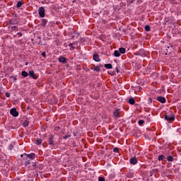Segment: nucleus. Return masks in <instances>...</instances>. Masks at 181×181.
Returning a JSON list of instances; mask_svg holds the SVG:
<instances>
[{
  "mask_svg": "<svg viewBox=\"0 0 181 181\" xmlns=\"http://www.w3.org/2000/svg\"><path fill=\"white\" fill-rule=\"evenodd\" d=\"M54 135L52 134H49L48 135V144L53 146V145H54Z\"/></svg>",
  "mask_w": 181,
  "mask_h": 181,
  "instance_id": "f257e3e1",
  "label": "nucleus"
},
{
  "mask_svg": "<svg viewBox=\"0 0 181 181\" xmlns=\"http://www.w3.org/2000/svg\"><path fill=\"white\" fill-rule=\"evenodd\" d=\"M166 121H175V115L173 114H168L165 116Z\"/></svg>",
  "mask_w": 181,
  "mask_h": 181,
  "instance_id": "f03ea898",
  "label": "nucleus"
},
{
  "mask_svg": "<svg viewBox=\"0 0 181 181\" xmlns=\"http://www.w3.org/2000/svg\"><path fill=\"white\" fill-rule=\"evenodd\" d=\"M24 156L28 158V159H30L31 160H33V159L36 158V154H35V153H31L30 154H27L26 153H24Z\"/></svg>",
  "mask_w": 181,
  "mask_h": 181,
  "instance_id": "7ed1b4c3",
  "label": "nucleus"
},
{
  "mask_svg": "<svg viewBox=\"0 0 181 181\" xmlns=\"http://www.w3.org/2000/svg\"><path fill=\"white\" fill-rule=\"evenodd\" d=\"M38 13L40 18H45V7H40L38 9Z\"/></svg>",
  "mask_w": 181,
  "mask_h": 181,
  "instance_id": "20e7f679",
  "label": "nucleus"
},
{
  "mask_svg": "<svg viewBox=\"0 0 181 181\" xmlns=\"http://www.w3.org/2000/svg\"><path fill=\"white\" fill-rule=\"evenodd\" d=\"M10 114L13 117H18L19 116V112L18 111H16V108L11 109Z\"/></svg>",
  "mask_w": 181,
  "mask_h": 181,
  "instance_id": "39448f33",
  "label": "nucleus"
},
{
  "mask_svg": "<svg viewBox=\"0 0 181 181\" xmlns=\"http://www.w3.org/2000/svg\"><path fill=\"white\" fill-rule=\"evenodd\" d=\"M58 62L59 63H62L63 64H66V63H67V58H66L63 56H61L59 57Z\"/></svg>",
  "mask_w": 181,
  "mask_h": 181,
  "instance_id": "423d86ee",
  "label": "nucleus"
},
{
  "mask_svg": "<svg viewBox=\"0 0 181 181\" xmlns=\"http://www.w3.org/2000/svg\"><path fill=\"white\" fill-rule=\"evenodd\" d=\"M156 100L161 103L162 104H165L166 103V99L163 96H158Z\"/></svg>",
  "mask_w": 181,
  "mask_h": 181,
  "instance_id": "0eeeda50",
  "label": "nucleus"
},
{
  "mask_svg": "<svg viewBox=\"0 0 181 181\" xmlns=\"http://www.w3.org/2000/svg\"><path fill=\"white\" fill-rule=\"evenodd\" d=\"M77 45H78V43L77 42H75L74 43L69 44L68 46L69 47H71L70 50H74V49H76V46H77Z\"/></svg>",
  "mask_w": 181,
  "mask_h": 181,
  "instance_id": "6e6552de",
  "label": "nucleus"
},
{
  "mask_svg": "<svg viewBox=\"0 0 181 181\" xmlns=\"http://www.w3.org/2000/svg\"><path fill=\"white\" fill-rule=\"evenodd\" d=\"M119 112H121V111L119 110V109H117L115 110L114 113H113V116L115 118H119Z\"/></svg>",
  "mask_w": 181,
  "mask_h": 181,
  "instance_id": "1a4fd4ad",
  "label": "nucleus"
},
{
  "mask_svg": "<svg viewBox=\"0 0 181 181\" xmlns=\"http://www.w3.org/2000/svg\"><path fill=\"white\" fill-rule=\"evenodd\" d=\"M136 163H138V160L136 159V157H133L130 159L131 165H136Z\"/></svg>",
  "mask_w": 181,
  "mask_h": 181,
  "instance_id": "9d476101",
  "label": "nucleus"
},
{
  "mask_svg": "<svg viewBox=\"0 0 181 181\" xmlns=\"http://www.w3.org/2000/svg\"><path fill=\"white\" fill-rule=\"evenodd\" d=\"M137 54L139 56H141V57H145L146 54H145V50L144 49H140L138 52Z\"/></svg>",
  "mask_w": 181,
  "mask_h": 181,
  "instance_id": "9b49d317",
  "label": "nucleus"
},
{
  "mask_svg": "<svg viewBox=\"0 0 181 181\" xmlns=\"http://www.w3.org/2000/svg\"><path fill=\"white\" fill-rule=\"evenodd\" d=\"M29 76L30 77H32V78H34V80H36V78H37V77H36V76L35 75V71H29Z\"/></svg>",
  "mask_w": 181,
  "mask_h": 181,
  "instance_id": "f8f14e48",
  "label": "nucleus"
},
{
  "mask_svg": "<svg viewBox=\"0 0 181 181\" xmlns=\"http://www.w3.org/2000/svg\"><path fill=\"white\" fill-rule=\"evenodd\" d=\"M25 161L24 163L25 166H28V165H30V158H28V157H25Z\"/></svg>",
  "mask_w": 181,
  "mask_h": 181,
  "instance_id": "ddd939ff",
  "label": "nucleus"
},
{
  "mask_svg": "<svg viewBox=\"0 0 181 181\" xmlns=\"http://www.w3.org/2000/svg\"><path fill=\"white\" fill-rule=\"evenodd\" d=\"M93 60L95 61V62H100V56L98 55V54H95L94 55H93Z\"/></svg>",
  "mask_w": 181,
  "mask_h": 181,
  "instance_id": "4468645a",
  "label": "nucleus"
},
{
  "mask_svg": "<svg viewBox=\"0 0 181 181\" xmlns=\"http://www.w3.org/2000/svg\"><path fill=\"white\" fill-rule=\"evenodd\" d=\"M128 103L129 104L134 105V104H135V100L134 99V98H130Z\"/></svg>",
  "mask_w": 181,
  "mask_h": 181,
  "instance_id": "2eb2a0df",
  "label": "nucleus"
},
{
  "mask_svg": "<svg viewBox=\"0 0 181 181\" xmlns=\"http://www.w3.org/2000/svg\"><path fill=\"white\" fill-rule=\"evenodd\" d=\"M47 24V20L46 19H42V22H41V26H46V25Z\"/></svg>",
  "mask_w": 181,
  "mask_h": 181,
  "instance_id": "dca6fc26",
  "label": "nucleus"
},
{
  "mask_svg": "<svg viewBox=\"0 0 181 181\" xmlns=\"http://www.w3.org/2000/svg\"><path fill=\"white\" fill-rule=\"evenodd\" d=\"M114 55L115 56V57H119V56H121V52H119V51L118 50H115L114 52Z\"/></svg>",
  "mask_w": 181,
  "mask_h": 181,
  "instance_id": "f3484780",
  "label": "nucleus"
},
{
  "mask_svg": "<svg viewBox=\"0 0 181 181\" xmlns=\"http://www.w3.org/2000/svg\"><path fill=\"white\" fill-rule=\"evenodd\" d=\"M119 52L122 54H125V52H127V50L125 49V48L124 47H120L119 49Z\"/></svg>",
  "mask_w": 181,
  "mask_h": 181,
  "instance_id": "a211bd4d",
  "label": "nucleus"
},
{
  "mask_svg": "<svg viewBox=\"0 0 181 181\" xmlns=\"http://www.w3.org/2000/svg\"><path fill=\"white\" fill-rule=\"evenodd\" d=\"M42 142H43V141L41 139H37L35 144L36 145H42Z\"/></svg>",
  "mask_w": 181,
  "mask_h": 181,
  "instance_id": "6ab92c4d",
  "label": "nucleus"
},
{
  "mask_svg": "<svg viewBox=\"0 0 181 181\" xmlns=\"http://www.w3.org/2000/svg\"><path fill=\"white\" fill-rule=\"evenodd\" d=\"M21 76H23V77H28V76H29V74L25 71H23L21 72Z\"/></svg>",
  "mask_w": 181,
  "mask_h": 181,
  "instance_id": "aec40b11",
  "label": "nucleus"
},
{
  "mask_svg": "<svg viewBox=\"0 0 181 181\" xmlns=\"http://www.w3.org/2000/svg\"><path fill=\"white\" fill-rule=\"evenodd\" d=\"M167 160H168V162H173L174 159H173V156H168L167 157Z\"/></svg>",
  "mask_w": 181,
  "mask_h": 181,
  "instance_id": "412c9836",
  "label": "nucleus"
},
{
  "mask_svg": "<svg viewBox=\"0 0 181 181\" xmlns=\"http://www.w3.org/2000/svg\"><path fill=\"white\" fill-rule=\"evenodd\" d=\"M144 29H145L146 32H150L151 31V27L149 26V25H145Z\"/></svg>",
  "mask_w": 181,
  "mask_h": 181,
  "instance_id": "4be33fe9",
  "label": "nucleus"
},
{
  "mask_svg": "<svg viewBox=\"0 0 181 181\" xmlns=\"http://www.w3.org/2000/svg\"><path fill=\"white\" fill-rule=\"evenodd\" d=\"M105 69H112V64H105Z\"/></svg>",
  "mask_w": 181,
  "mask_h": 181,
  "instance_id": "5701e85b",
  "label": "nucleus"
},
{
  "mask_svg": "<svg viewBox=\"0 0 181 181\" xmlns=\"http://www.w3.org/2000/svg\"><path fill=\"white\" fill-rule=\"evenodd\" d=\"M22 5H23V3H22V1H19L17 2L16 8H21V6H22Z\"/></svg>",
  "mask_w": 181,
  "mask_h": 181,
  "instance_id": "b1692460",
  "label": "nucleus"
},
{
  "mask_svg": "<svg viewBox=\"0 0 181 181\" xmlns=\"http://www.w3.org/2000/svg\"><path fill=\"white\" fill-rule=\"evenodd\" d=\"M94 71H101V68L100 66H95L93 69Z\"/></svg>",
  "mask_w": 181,
  "mask_h": 181,
  "instance_id": "393cba45",
  "label": "nucleus"
},
{
  "mask_svg": "<svg viewBox=\"0 0 181 181\" xmlns=\"http://www.w3.org/2000/svg\"><path fill=\"white\" fill-rule=\"evenodd\" d=\"M23 127H28L29 125V121L25 120L23 123Z\"/></svg>",
  "mask_w": 181,
  "mask_h": 181,
  "instance_id": "a878e982",
  "label": "nucleus"
},
{
  "mask_svg": "<svg viewBox=\"0 0 181 181\" xmlns=\"http://www.w3.org/2000/svg\"><path fill=\"white\" fill-rule=\"evenodd\" d=\"M163 159H165V156L160 155V156H158V160L159 161L163 160Z\"/></svg>",
  "mask_w": 181,
  "mask_h": 181,
  "instance_id": "bb28decb",
  "label": "nucleus"
},
{
  "mask_svg": "<svg viewBox=\"0 0 181 181\" xmlns=\"http://www.w3.org/2000/svg\"><path fill=\"white\" fill-rule=\"evenodd\" d=\"M98 181H105V178H104L103 177H99Z\"/></svg>",
  "mask_w": 181,
  "mask_h": 181,
  "instance_id": "cd10ccee",
  "label": "nucleus"
},
{
  "mask_svg": "<svg viewBox=\"0 0 181 181\" xmlns=\"http://www.w3.org/2000/svg\"><path fill=\"white\" fill-rule=\"evenodd\" d=\"M11 78H13V81H16L18 80V78H16V76H11Z\"/></svg>",
  "mask_w": 181,
  "mask_h": 181,
  "instance_id": "c85d7f7f",
  "label": "nucleus"
},
{
  "mask_svg": "<svg viewBox=\"0 0 181 181\" xmlns=\"http://www.w3.org/2000/svg\"><path fill=\"white\" fill-rule=\"evenodd\" d=\"M8 149H9L10 151H12V149H13V145L10 144L9 146H8Z\"/></svg>",
  "mask_w": 181,
  "mask_h": 181,
  "instance_id": "c756f323",
  "label": "nucleus"
},
{
  "mask_svg": "<svg viewBox=\"0 0 181 181\" xmlns=\"http://www.w3.org/2000/svg\"><path fill=\"white\" fill-rule=\"evenodd\" d=\"M67 138H70V135H65L63 136V139H67Z\"/></svg>",
  "mask_w": 181,
  "mask_h": 181,
  "instance_id": "7c9ffc66",
  "label": "nucleus"
},
{
  "mask_svg": "<svg viewBox=\"0 0 181 181\" xmlns=\"http://www.w3.org/2000/svg\"><path fill=\"white\" fill-rule=\"evenodd\" d=\"M5 95H6V97L9 98V97H11V93L7 92L5 93Z\"/></svg>",
  "mask_w": 181,
  "mask_h": 181,
  "instance_id": "2f4dec72",
  "label": "nucleus"
},
{
  "mask_svg": "<svg viewBox=\"0 0 181 181\" xmlns=\"http://www.w3.org/2000/svg\"><path fill=\"white\" fill-rule=\"evenodd\" d=\"M144 120H139V125H142L144 124Z\"/></svg>",
  "mask_w": 181,
  "mask_h": 181,
  "instance_id": "473e14b6",
  "label": "nucleus"
},
{
  "mask_svg": "<svg viewBox=\"0 0 181 181\" xmlns=\"http://www.w3.org/2000/svg\"><path fill=\"white\" fill-rule=\"evenodd\" d=\"M42 56L46 58V52H42Z\"/></svg>",
  "mask_w": 181,
  "mask_h": 181,
  "instance_id": "72a5a7b5",
  "label": "nucleus"
},
{
  "mask_svg": "<svg viewBox=\"0 0 181 181\" xmlns=\"http://www.w3.org/2000/svg\"><path fill=\"white\" fill-rule=\"evenodd\" d=\"M113 151L115 153L118 152V148H113Z\"/></svg>",
  "mask_w": 181,
  "mask_h": 181,
  "instance_id": "f704fd0d",
  "label": "nucleus"
},
{
  "mask_svg": "<svg viewBox=\"0 0 181 181\" xmlns=\"http://www.w3.org/2000/svg\"><path fill=\"white\" fill-rule=\"evenodd\" d=\"M11 25H15V23H13V20L10 21Z\"/></svg>",
  "mask_w": 181,
  "mask_h": 181,
  "instance_id": "c9c22d12",
  "label": "nucleus"
},
{
  "mask_svg": "<svg viewBox=\"0 0 181 181\" xmlns=\"http://www.w3.org/2000/svg\"><path fill=\"white\" fill-rule=\"evenodd\" d=\"M17 36H19L21 37V36H22V33H18Z\"/></svg>",
  "mask_w": 181,
  "mask_h": 181,
  "instance_id": "e433bc0d",
  "label": "nucleus"
},
{
  "mask_svg": "<svg viewBox=\"0 0 181 181\" xmlns=\"http://www.w3.org/2000/svg\"><path fill=\"white\" fill-rule=\"evenodd\" d=\"M115 70H116L117 73H119V69H118V67H116Z\"/></svg>",
  "mask_w": 181,
  "mask_h": 181,
  "instance_id": "4c0bfd02",
  "label": "nucleus"
},
{
  "mask_svg": "<svg viewBox=\"0 0 181 181\" xmlns=\"http://www.w3.org/2000/svg\"><path fill=\"white\" fill-rule=\"evenodd\" d=\"M15 28H18V26L17 25L12 26L11 29H15Z\"/></svg>",
  "mask_w": 181,
  "mask_h": 181,
  "instance_id": "58836bf2",
  "label": "nucleus"
},
{
  "mask_svg": "<svg viewBox=\"0 0 181 181\" xmlns=\"http://www.w3.org/2000/svg\"><path fill=\"white\" fill-rule=\"evenodd\" d=\"M23 156H25V153L21 155V158H23Z\"/></svg>",
  "mask_w": 181,
  "mask_h": 181,
  "instance_id": "ea45409f",
  "label": "nucleus"
},
{
  "mask_svg": "<svg viewBox=\"0 0 181 181\" xmlns=\"http://www.w3.org/2000/svg\"><path fill=\"white\" fill-rule=\"evenodd\" d=\"M27 181H33V180L29 179V180H28Z\"/></svg>",
  "mask_w": 181,
  "mask_h": 181,
  "instance_id": "a19ab883",
  "label": "nucleus"
},
{
  "mask_svg": "<svg viewBox=\"0 0 181 181\" xmlns=\"http://www.w3.org/2000/svg\"><path fill=\"white\" fill-rule=\"evenodd\" d=\"M1 91H2V88H0V93H1Z\"/></svg>",
  "mask_w": 181,
  "mask_h": 181,
  "instance_id": "79ce46f5",
  "label": "nucleus"
},
{
  "mask_svg": "<svg viewBox=\"0 0 181 181\" xmlns=\"http://www.w3.org/2000/svg\"><path fill=\"white\" fill-rule=\"evenodd\" d=\"M35 166H36V164H33V167H35Z\"/></svg>",
  "mask_w": 181,
  "mask_h": 181,
  "instance_id": "37998d69",
  "label": "nucleus"
}]
</instances>
